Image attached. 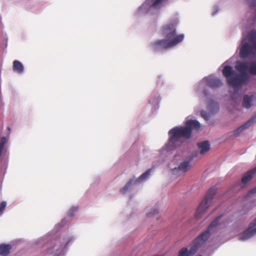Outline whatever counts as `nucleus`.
<instances>
[{"label":"nucleus","mask_w":256,"mask_h":256,"mask_svg":"<svg viewBox=\"0 0 256 256\" xmlns=\"http://www.w3.org/2000/svg\"><path fill=\"white\" fill-rule=\"evenodd\" d=\"M198 146L200 150V153L202 154H204L210 150V145L208 140L198 143Z\"/></svg>","instance_id":"obj_13"},{"label":"nucleus","mask_w":256,"mask_h":256,"mask_svg":"<svg viewBox=\"0 0 256 256\" xmlns=\"http://www.w3.org/2000/svg\"><path fill=\"white\" fill-rule=\"evenodd\" d=\"M77 210V208H72L71 210Z\"/></svg>","instance_id":"obj_32"},{"label":"nucleus","mask_w":256,"mask_h":256,"mask_svg":"<svg viewBox=\"0 0 256 256\" xmlns=\"http://www.w3.org/2000/svg\"><path fill=\"white\" fill-rule=\"evenodd\" d=\"M184 38V35L180 34L178 35L176 37L170 40L168 39H162L157 40L151 44V46L152 50L154 51H158L162 50L172 48L179 42H181Z\"/></svg>","instance_id":"obj_4"},{"label":"nucleus","mask_w":256,"mask_h":256,"mask_svg":"<svg viewBox=\"0 0 256 256\" xmlns=\"http://www.w3.org/2000/svg\"><path fill=\"white\" fill-rule=\"evenodd\" d=\"M248 40L252 46L247 42L242 44L240 52L242 58H248L252 53L253 50H256V30H252L249 34Z\"/></svg>","instance_id":"obj_5"},{"label":"nucleus","mask_w":256,"mask_h":256,"mask_svg":"<svg viewBox=\"0 0 256 256\" xmlns=\"http://www.w3.org/2000/svg\"><path fill=\"white\" fill-rule=\"evenodd\" d=\"M256 172V168L247 172L242 178V183L245 185L250 181L254 174Z\"/></svg>","instance_id":"obj_12"},{"label":"nucleus","mask_w":256,"mask_h":256,"mask_svg":"<svg viewBox=\"0 0 256 256\" xmlns=\"http://www.w3.org/2000/svg\"><path fill=\"white\" fill-rule=\"evenodd\" d=\"M176 170V168L174 169V172Z\"/></svg>","instance_id":"obj_34"},{"label":"nucleus","mask_w":256,"mask_h":256,"mask_svg":"<svg viewBox=\"0 0 256 256\" xmlns=\"http://www.w3.org/2000/svg\"><path fill=\"white\" fill-rule=\"evenodd\" d=\"M190 161H184L180 164L178 167V169L182 172H186L190 166Z\"/></svg>","instance_id":"obj_18"},{"label":"nucleus","mask_w":256,"mask_h":256,"mask_svg":"<svg viewBox=\"0 0 256 256\" xmlns=\"http://www.w3.org/2000/svg\"><path fill=\"white\" fill-rule=\"evenodd\" d=\"M206 84L210 88H216L222 85V82L220 79L213 76H208L205 78Z\"/></svg>","instance_id":"obj_10"},{"label":"nucleus","mask_w":256,"mask_h":256,"mask_svg":"<svg viewBox=\"0 0 256 256\" xmlns=\"http://www.w3.org/2000/svg\"><path fill=\"white\" fill-rule=\"evenodd\" d=\"M256 123V112L254 116L245 124L239 126L234 131L235 136H238L244 130L248 128L250 126Z\"/></svg>","instance_id":"obj_9"},{"label":"nucleus","mask_w":256,"mask_h":256,"mask_svg":"<svg viewBox=\"0 0 256 256\" xmlns=\"http://www.w3.org/2000/svg\"><path fill=\"white\" fill-rule=\"evenodd\" d=\"M256 192V187L250 191V194H254Z\"/></svg>","instance_id":"obj_31"},{"label":"nucleus","mask_w":256,"mask_h":256,"mask_svg":"<svg viewBox=\"0 0 256 256\" xmlns=\"http://www.w3.org/2000/svg\"><path fill=\"white\" fill-rule=\"evenodd\" d=\"M224 215L217 216L208 226L207 230L202 232L194 240V242H200L201 245L210 236V232H215L218 230L224 227L229 222L227 220L222 218Z\"/></svg>","instance_id":"obj_3"},{"label":"nucleus","mask_w":256,"mask_h":256,"mask_svg":"<svg viewBox=\"0 0 256 256\" xmlns=\"http://www.w3.org/2000/svg\"><path fill=\"white\" fill-rule=\"evenodd\" d=\"M150 169L148 170L142 174L136 180V182H139L144 180L150 174Z\"/></svg>","instance_id":"obj_20"},{"label":"nucleus","mask_w":256,"mask_h":256,"mask_svg":"<svg viewBox=\"0 0 256 256\" xmlns=\"http://www.w3.org/2000/svg\"><path fill=\"white\" fill-rule=\"evenodd\" d=\"M6 142V139L4 137H3L0 142V154H2V152L4 150V144Z\"/></svg>","instance_id":"obj_26"},{"label":"nucleus","mask_w":256,"mask_h":256,"mask_svg":"<svg viewBox=\"0 0 256 256\" xmlns=\"http://www.w3.org/2000/svg\"><path fill=\"white\" fill-rule=\"evenodd\" d=\"M202 256L200 255V256Z\"/></svg>","instance_id":"obj_35"},{"label":"nucleus","mask_w":256,"mask_h":256,"mask_svg":"<svg viewBox=\"0 0 256 256\" xmlns=\"http://www.w3.org/2000/svg\"><path fill=\"white\" fill-rule=\"evenodd\" d=\"M178 256H190L188 248L186 247L180 249L178 252Z\"/></svg>","instance_id":"obj_23"},{"label":"nucleus","mask_w":256,"mask_h":256,"mask_svg":"<svg viewBox=\"0 0 256 256\" xmlns=\"http://www.w3.org/2000/svg\"><path fill=\"white\" fill-rule=\"evenodd\" d=\"M163 0H155L152 4V6L154 7H156V6L159 4Z\"/></svg>","instance_id":"obj_30"},{"label":"nucleus","mask_w":256,"mask_h":256,"mask_svg":"<svg viewBox=\"0 0 256 256\" xmlns=\"http://www.w3.org/2000/svg\"><path fill=\"white\" fill-rule=\"evenodd\" d=\"M133 181V179L130 180L129 182H127V184L125 185V186L120 190V192L122 194H126L128 192Z\"/></svg>","instance_id":"obj_22"},{"label":"nucleus","mask_w":256,"mask_h":256,"mask_svg":"<svg viewBox=\"0 0 256 256\" xmlns=\"http://www.w3.org/2000/svg\"><path fill=\"white\" fill-rule=\"evenodd\" d=\"M200 246V242H194V240L190 246V250L188 251L190 256H192L196 253L198 251V248Z\"/></svg>","instance_id":"obj_17"},{"label":"nucleus","mask_w":256,"mask_h":256,"mask_svg":"<svg viewBox=\"0 0 256 256\" xmlns=\"http://www.w3.org/2000/svg\"><path fill=\"white\" fill-rule=\"evenodd\" d=\"M158 213V210L156 208H154V209H152L151 212H150L148 214H147V216H148V217H152L153 216H154V214H157Z\"/></svg>","instance_id":"obj_28"},{"label":"nucleus","mask_w":256,"mask_h":256,"mask_svg":"<svg viewBox=\"0 0 256 256\" xmlns=\"http://www.w3.org/2000/svg\"><path fill=\"white\" fill-rule=\"evenodd\" d=\"M6 202L3 201L0 203V216H2V214L4 210L6 208Z\"/></svg>","instance_id":"obj_24"},{"label":"nucleus","mask_w":256,"mask_h":256,"mask_svg":"<svg viewBox=\"0 0 256 256\" xmlns=\"http://www.w3.org/2000/svg\"><path fill=\"white\" fill-rule=\"evenodd\" d=\"M256 234V218L252 222L248 227L243 232L240 240H245L248 239Z\"/></svg>","instance_id":"obj_8"},{"label":"nucleus","mask_w":256,"mask_h":256,"mask_svg":"<svg viewBox=\"0 0 256 256\" xmlns=\"http://www.w3.org/2000/svg\"><path fill=\"white\" fill-rule=\"evenodd\" d=\"M162 34L169 40L176 37V28L172 24H170L164 26L162 29Z\"/></svg>","instance_id":"obj_7"},{"label":"nucleus","mask_w":256,"mask_h":256,"mask_svg":"<svg viewBox=\"0 0 256 256\" xmlns=\"http://www.w3.org/2000/svg\"><path fill=\"white\" fill-rule=\"evenodd\" d=\"M200 114L201 116L206 120H209L210 116L209 114H208L206 111L202 110L200 112Z\"/></svg>","instance_id":"obj_25"},{"label":"nucleus","mask_w":256,"mask_h":256,"mask_svg":"<svg viewBox=\"0 0 256 256\" xmlns=\"http://www.w3.org/2000/svg\"><path fill=\"white\" fill-rule=\"evenodd\" d=\"M6 142V139L4 137H3L0 142V154H2V152L4 150V144Z\"/></svg>","instance_id":"obj_27"},{"label":"nucleus","mask_w":256,"mask_h":256,"mask_svg":"<svg viewBox=\"0 0 256 256\" xmlns=\"http://www.w3.org/2000/svg\"><path fill=\"white\" fill-rule=\"evenodd\" d=\"M248 2L251 7H256V0H248Z\"/></svg>","instance_id":"obj_29"},{"label":"nucleus","mask_w":256,"mask_h":256,"mask_svg":"<svg viewBox=\"0 0 256 256\" xmlns=\"http://www.w3.org/2000/svg\"><path fill=\"white\" fill-rule=\"evenodd\" d=\"M253 98L254 96L252 95H244L243 98V101L242 104V106L247 109L250 108L252 106V102Z\"/></svg>","instance_id":"obj_14"},{"label":"nucleus","mask_w":256,"mask_h":256,"mask_svg":"<svg viewBox=\"0 0 256 256\" xmlns=\"http://www.w3.org/2000/svg\"><path fill=\"white\" fill-rule=\"evenodd\" d=\"M200 128V124L198 121L190 120L186 122L185 126L172 128L168 132L170 138L168 144V148L170 150L176 148L180 144V138L188 139L191 136L192 130H198Z\"/></svg>","instance_id":"obj_2"},{"label":"nucleus","mask_w":256,"mask_h":256,"mask_svg":"<svg viewBox=\"0 0 256 256\" xmlns=\"http://www.w3.org/2000/svg\"><path fill=\"white\" fill-rule=\"evenodd\" d=\"M236 69L241 74H237L233 68L230 66H226L222 70L223 76L226 78L228 86L234 88H240L248 81V76L246 72L249 70V66L246 62H237L235 66Z\"/></svg>","instance_id":"obj_1"},{"label":"nucleus","mask_w":256,"mask_h":256,"mask_svg":"<svg viewBox=\"0 0 256 256\" xmlns=\"http://www.w3.org/2000/svg\"><path fill=\"white\" fill-rule=\"evenodd\" d=\"M150 169L148 170L142 174L136 180V182H139L144 180L150 174Z\"/></svg>","instance_id":"obj_19"},{"label":"nucleus","mask_w":256,"mask_h":256,"mask_svg":"<svg viewBox=\"0 0 256 256\" xmlns=\"http://www.w3.org/2000/svg\"><path fill=\"white\" fill-rule=\"evenodd\" d=\"M12 249V246L8 244H0V255L6 256L8 255Z\"/></svg>","instance_id":"obj_15"},{"label":"nucleus","mask_w":256,"mask_h":256,"mask_svg":"<svg viewBox=\"0 0 256 256\" xmlns=\"http://www.w3.org/2000/svg\"><path fill=\"white\" fill-rule=\"evenodd\" d=\"M216 190L215 187H212L208 190L204 198L196 212V218H200L201 214L208 208L210 203L216 193Z\"/></svg>","instance_id":"obj_6"},{"label":"nucleus","mask_w":256,"mask_h":256,"mask_svg":"<svg viewBox=\"0 0 256 256\" xmlns=\"http://www.w3.org/2000/svg\"><path fill=\"white\" fill-rule=\"evenodd\" d=\"M13 70L18 74H22L24 72V66L22 62L18 60H14L12 66Z\"/></svg>","instance_id":"obj_16"},{"label":"nucleus","mask_w":256,"mask_h":256,"mask_svg":"<svg viewBox=\"0 0 256 256\" xmlns=\"http://www.w3.org/2000/svg\"><path fill=\"white\" fill-rule=\"evenodd\" d=\"M215 106H218L217 104H215Z\"/></svg>","instance_id":"obj_33"},{"label":"nucleus","mask_w":256,"mask_h":256,"mask_svg":"<svg viewBox=\"0 0 256 256\" xmlns=\"http://www.w3.org/2000/svg\"><path fill=\"white\" fill-rule=\"evenodd\" d=\"M70 240L66 238V240L64 238H60L56 240L54 246L53 248H55L56 250H62L66 247Z\"/></svg>","instance_id":"obj_11"},{"label":"nucleus","mask_w":256,"mask_h":256,"mask_svg":"<svg viewBox=\"0 0 256 256\" xmlns=\"http://www.w3.org/2000/svg\"><path fill=\"white\" fill-rule=\"evenodd\" d=\"M249 72L254 76H256V61L252 62L249 66Z\"/></svg>","instance_id":"obj_21"}]
</instances>
